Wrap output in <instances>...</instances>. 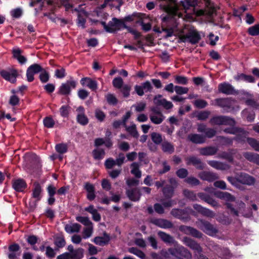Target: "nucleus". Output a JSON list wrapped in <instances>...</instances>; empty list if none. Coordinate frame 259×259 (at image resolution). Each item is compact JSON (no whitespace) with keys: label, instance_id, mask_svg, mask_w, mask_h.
<instances>
[{"label":"nucleus","instance_id":"f257e3e1","mask_svg":"<svg viewBox=\"0 0 259 259\" xmlns=\"http://www.w3.org/2000/svg\"><path fill=\"white\" fill-rule=\"evenodd\" d=\"M159 6L167 14L162 17L163 22H168L169 24H177V19L180 18L182 15L179 12L180 7L182 6L186 11L190 7H195L197 4V0H185L181 1L180 5L175 1H169L168 3L159 1Z\"/></svg>","mask_w":259,"mask_h":259},{"label":"nucleus","instance_id":"f03ea898","mask_svg":"<svg viewBox=\"0 0 259 259\" xmlns=\"http://www.w3.org/2000/svg\"><path fill=\"white\" fill-rule=\"evenodd\" d=\"M162 30V31L166 33V37L178 35L183 42L189 41L192 44H196L200 38L199 35L195 30H190L189 32L186 33V28L183 30H180V28L177 27V24H175V26L172 28L167 29L163 28Z\"/></svg>","mask_w":259,"mask_h":259},{"label":"nucleus","instance_id":"7ed1b4c3","mask_svg":"<svg viewBox=\"0 0 259 259\" xmlns=\"http://www.w3.org/2000/svg\"><path fill=\"white\" fill-rule=\"evenodd\" d=\"M102 24L106 31L109 32H113L126 28L124 22L116 18H113L107 25H106L105 22H102Z\"/></svg>","mask_w":259,"mask_h":259},{"label":"nucleus","instance_id":"20e7f679","mask_svg":"<svg viewBox=\"0 0 259 259\" xmlns=\"http://www.w3.org/2000/svg\"><path fill=\"white\" fill-rule=\"evenodd\" d=\"M214 195L218 198L223 199L226 201V204L228 208H230L231 211L236 215H238V212L234 208H232L230 202L235 200V198L228 192L221 191H216L214 192Z\"/></svg>","mask_w":259,"mask_h":259},{"label":"nucleus","instance_id":"39448f33","mask_svg":"<svg viewBox=\"0 0 259 259\" xmlns=\"http://www.w3.org/2000/svg\"><path fill=\"white\" fill-rule=\"evenodd\" d=\"M215 103L227 112H230L234 110V105H235L236 102L229 98L218 99L215 100Z\"/></svg>","mask_w":259,"mask_h":259},{"label":"nucleus","instance_id":"423d86ee","mask_svg":"<svg viewBox=\"0 0 259 259\" xmlns=\"http://www.w3.org/2000/svg\"><path fill=\"white\" fill-rule=\"evenodd\" d=\"M212 124H224L233 126L235 124V121L233 119L227 116H218L213 117L210 120Z\"/></svg>","mask_w":259,"mask_h":259},{"label":"nucleus","instance_id":"0eeeda50","mask_svg":"<svg viewBox=\"0 0 259 259\" xmlns=\"http://www.w3.org/2000/svg\"><path fill=\"white\" fill-rule=\"evenodd\" d=\"M198 225L202 231L209 235L213 236L217 232L216 228L207 222L201 221Z\"/></svg>","mask_w":259,"mask_h":259},{"label":"nucleus","instance_id":"6e6552de","mask_svg":"<svg viewBox=\"0 0 259 259\" xmlns=\"http://www.w3.org/2000/svg\"><path fill=\"white\" fill-rule=\"evenodd\" d=\"M152 86L150 81H147L141 85H136L135 87L136 92L139 96H142L145 92H150L152 90Z\"/></svg>","mask_w":259,"mask_h":259},{"label":"nucleus","instance_id":"1a4fd4ad","mask_svg":"<svg viewBox=\"0 0 259 259\" xmlns=\"http://www.w3.org/2000/svg\"><path fill=\"white\" fill-rule=\"evenodd\" d=\"M42 70L41 66L37 64H34L30 66L28 68L26 72L27 80L30 82L32 81L34 79V75L41 71Z\"/></svg>","mask_w":259,"mask_h":259},{"label":"nucleus","instance_id":"9d476101","mask_svg":"<svg viewBox=\"0 0 259 259\" xmlns=\"http://www.w3.org/2000/svg\"><path fill=\"white\" fill-rule=\"evenodd\" d=\"M1 75L6 80L14 83L16 80L18 72L16 70L12 69L9 71L3 70L0 72Z\"/></svg>","mask_w":259,"mask_h":259},{"label":"nucleus","instance_id":"9b49d317","mask_svg":"<svg viewBox=\"0 0 259 259\" xmlns=\"http://www.w3.org/2000/svg\"><path fill=\"white\" fill-rule=\"evenodd\" d=\"M76 87V82L73 80H69L62 84L59 89L60 93L62 95H68L71 90Z\"/></svg>","mask_w":259,"mask_h":259},{"label":"nucleus","instance_id":"f8f14e48","mask_svg":"<svg viewBox=\"0 0 259 259\" xmlns=\"http://www.w3.org/2000/svg\"><path fill=\"white\" fill-rule=\"evenodd\" d=\"M74 10L78 12L77 25L82 28H84L86 18L89 17V15L83 10L80 9L79 10L75 9Z\"/></svg>","mask_w":259,"mask_h":259},{"label":"nucleus","instance_id":"ddd939ff","mask_svg":"<svg viewBox=\"0 0 259 259\" xmlns=\"http://www.w3.org/2000/svg\"><path fill=\"white\" fill-rule=\"evenodd\" d=\"M152 112L150 115L151 121L156 124L161 123L164 120V116L161 112L156 111L154 108L152 109Z\"/></svg>","mask_w":259,"mask_h":259},{"label":"nucleus","instance_id":"4468645a","mask_svg":"<svg viewBox=\"0 0 259 259\" xmlns=\"http://www.w3.org/2000/svg\"><path fill=\"white\" fill-rule=\"evenodd\" d=\"M236 180L239 182L248 185H251L254 183V179L246 174H240L236 176Z\"/></svg>","mask_w":259,"mask_h":259},{"label":"nucleus","instance_id":"2eb2a0df","mask_svg":"<svg viewBox=\"0 0 259 259\" xmlns=\"http://www.w3.org/2000/svg\"><path fill=\"white\" fill-rule=\"evenodd\" d=\"M170 186L165 187L163 188V192L166 197H171L174 193V189L177 186V182L174 179H170L169 180Z\"/></svg>","mask_w":259,"mask_h":259},{"label":"nucleus","instance_id":"dca6fc26","mask_svg":"<svg viewBox=\"0 0 259 259\" xmlns=\"http://www.w3.org/2000/svg\"><path fill=\"white\" fill-rule=\"evenodd\" d=\"M77 121L82 125H85L88 123V119L84 114V109L82 107H79L76 109Z\"/></svg>","mask_w":259,"mask_h":259},{"label":"nucleus","instance_id":"f3484780","mask_svg":"<svg viewBox=\"0 0 259 259\" xmlns=\"http://www.w3.org/2000/svg\"><path fill=\"white\" fill-rule=\"evenodd\" d=\"M154 102L156 104L163 106L166 109H170L173 106L171 102L166 101L160 95L156 96L154 99Z\"/></svg>","mask_w":259,"mask_h":259},{"label":"nucleus","instance_id":"a211bd4d","mask_svg":"<svg viewBox=\"0 0 259 259\" xmlns=\"http://www.w3.org/2000/svg\"><path fill=\"white\" fill-rule=\"evenodd\" d=\"M80 83L82 85L88 87L93 91H95L97 89L98 84L97 81L92 80L90 78L85 77L81 79Z\"/></svg>","mask_w":259,"mask_h":259},{"label":"nucleus","instance_id":"6ab92c4d","mask_svg":"<svg viewBox=\"0 0 259 259\" xmlns=\"http://www.w3.org/2000/svg\"><path fill=\"white\" fill-rule=\"evenodd\" d=\"M184 242L186 245L189 246L191 248L195 250L196 252L199 253L201 252L202 249L199 245L193 240L189 238L185 237L184 238Z\"/></svg>","mask_w":259,"mask_h":259},{"label":"nucleus","instance_id":"aec40b11","mask_svg":"<svg viewBox=\"0 0 259 259\" xmlns=\"http://www.w3.org/2000/svg\"><path fill=\"white\" fill-rule=\"evenodd\" d=\"M199 176L202 180L208 182H212L219 178L217 174L208 171L201 172Z\"/></svg>","mask_w":259,"mask_h":259},{"label":"nucleus","instance_id":"412c9836","mask_svg":"<svg viewBox=\"0 0 259 259\" xmlns=\"http://www.w3.org/2000/svg\"><path fill=\"white\" fill-rule=\"evenodd\" d=\"M219 90L220 92L228 95L233 94L234 91L233 87L226 82L220 84L219 85Z\"/></svg>","mask_w":259,"mask_h":259},{"label":"nucleus","instance_id":"4be33fe9","mask_svg":"<svg viewBox=\"0 0 259 259\" xmlns=\"http://www.w3.org/2000/svg\"><path fill=\"white\" fill-rule=\"evenodd\" d=\"M194 208L198 212L201 213V214L209 217H213L214 216V213L210 210L208 209L202 207L201 205L198 204H194Z\"/></svg>","mask_w":259,"mask_h":259},{"label":"nucleus","instance_id":"5701e85b","mask_svg":"<svg viewBox=\"0 0 259 259\" xmlns=\"http://www.w3.org/2000/svg\"><path fill=\"white\" fill-rule=\"evenodd\" d=\"M13 188L18 192H22L26 186V183L22 179H17L13 181Z\"/></svg>","mask_w":259,"mask_h":259},{"label":"nucleus","instance_id":"b1692460","mask_svg":"<svg viewBox=\"0 0 259 259\" xmlns=\"http://www.w3.org/2000/svg\"><path fill=\"white\" fill-rule=\"evenodd\" d=\"M81 228V226L78 224H70L65 225V230L68 233L78 232Z\"/></svg>","mask_w":259,"mask_h":259},{"label":"nucleus","instance_id":"393cba45","mask_svg":"<svg viewBox=\"0 0 259 259\" xmlns=\"http://www.w3.org/2000/svg\"><path fill=\"white\" fill-rule=\"evenodd\" d=\"M41 193V187L40 185L38 183H34V188L32 190V196L36 199V201H38L40 199Z\"/></svg>","mask_w":259,"mask_h":259},{"label":"nucleus","instance_id":"a878e982","mask_svg":"<svg viewBox=\"0 0 259 259\" xmlns=\"http://www.w3.org/2000/svg\"><path fill=\"white\" fill-rule=\"evenodd\" d=\"M188 138L191 142L196 144H201L205 141V137L198 134L190 135Z\"/></svg>","mask_w":259,"mask_h":259},{"label":"nucleus","instance_id":"bb28decb","mask_svg":"<svg viewBox=\"0 0 259 259\" xmlns=\"http://www.w3.org/2000/svg\"><path fill=\"white\" fill-rule=\"evenodd\" d=\"M153 223L155 225L163 228H168L171 227V224L165 220L163 219H156L152 221Z\"/></svg>","mask_w":259,"mask_h":259},{"label":"nucleus","instance_id":"cd10ccee","mask_svg":"<svg viewBox=\"0 0 259 259\" xmlns=\"http://www.w3.org/2000/svg\"><path fill=\"white\" fill-rule=\"evenodd\" d=\"M208 164L217 169L225 170L229 168L227 164L217 161H209Z\"/></svg>","mask_w":259,"mask_h":259},{"label":"nucleus","instance_id":"c85d7f7f","mask_svg":"<svg viewBox=\"0 0 259 259\" xmlns=\"http://www.w3.org/2000/svg\"><path fill=\"white\" fill-rule=\"evenodd\" d=\"M109 241V238L107 235L102 237H96L94 239L95 243L100 246H103L107 244Z\"/></svg>","mask_w":259,"mask_h":259},{"label":"nucleus","instance_id":"c756f323","mask_svg":"<svg viewBox=\"0 0 259 259\" xmlns=\"http://www.w3.org/2000/svg\"><path fill=\"white\" fill-rule=\"evenodd\" d=\"M127 195L129 198L133 201H138L140 199V194L139 191L137 189H134L132 190H128L127 191Z\"/></svg>","mask_w":259,"mask_h":259},{"label":"nucleus","instance_id":"7c9ffc66","mask_svg":"<svg viewBox=\"0 0 259 259\" xmlns=\"http://www.w3.org/2000/svg\"><path fill=\"white\" fill-rule=\"evenodd\" d=\"M187 163L188 164H192L199 168H202L203 167L202 163L201 162L200 160L195 157H190L188 158L187 159Z\"/></svg>","mask_w":259,"mask_h":259},{"label":"nucleus","instance_id":"2f4dec72","mask_svg":"<svg viewBox=\"0 0 259 259\" xmlns=\"http://www.w3.org/2000/svg\"><path fill=\"white\" fill-rule=\"evenodd\" d=\"M198 196L201 199L204 200L205 202H206L207 203L209 204L210 205H212V206H216L218 205L217 202L211 198L209 196L206 195L204 193H199Z\"/></svg>","mask_w":259,"mask_h":259},{"label":"nucleus","instance_id":"473e14b6","mask_svg":"<svg viewBox=\"0 0 259 259\" xmlns=\"http://www.w3.org/2000/svg\"><path fill=\"white\" fill-rule=\"evenodd\" d=\"M198 196L201 199L204 200L205 202H206L207 203L209 204L210 205H212V206H216L218 205L217 202L211 198L209 196L206 195L204 193H199Z\"/></svg>","mask_w":259,"mask_h":259},{"label":"nucleus","instance_id":"72a5a7b5","mask_svg":"<svg viewBox=\"0 0 259 259\" xmlns=\"http://www.w3.org/2000/svg\"><path fill=\"white\" fill-rule=\"evenodd\" d=\"M198 196L201 199L204 200L205 202H206L207 203L209 204L210 205H212V206H216L218 205L217 202L211 198L209 196L206 195L204 193H199Z\"/></svg>","mask_w":259,"mask_h":259},{"label":"nucleus","instance_id":"f704fd0d","mask_svg":"<svg viewBox=\"0 0 259 259\" xmlns=\"http://www.w3.org/2000/svg\"><path fill=\"white\" fill-rule=\"evenodd\" d=\"M71 259H81L83 256V250L81 248L75 249L70 253Z\"/></svg>","mask_w":259,"mask_h":259},{"label":"nucleus","instance_id":"c9c22d12","mask_svg":"<svg viewBox=\"0 0 259 259\" xmlns=\"http://www.w3.org/2000/svg\"><path fill=\"white\" fill-rule=\"evenodd\" d=\"M131 173L136 177L140 178L141 177V172L139 170V165L138 163L134 162L131 165Z\"/></svg>","mask_w":259,"mask_h":259},{"label":"nucleus","instance_id":"e433bc0d","mask_svg":"<svg viewBox=\"0 0 259 259\" xmlns=\"http://www.w3.org/2000/svg\"><path fill=\"white\" fill-rule=\"evenodd\" d=\"M217 152V149L215 147H207L201 149L200 150V153L202 155H211L214 154Z\"/></svg>","mask_w":259,"mask_h":259},{"label":"nucleus","instance_id":"4c0bfd02","mask_svg":"<svg viewBox=\"0 0 259 259\" xmlns=\"http://www.w3.org/2000/svg\"><path fill=\"white\" fill-rule=\"evenodd\" d=\"M93 154L95 159L99 160L103 158L105 155V152L103 149L97 148L93 151Z\"/></svg>","mask_w":259,"mask_h":259},{"label":"nucleus","instance_id":"58836bf2","mask_svg":"<svg viewBox=\"0 0 259 259\" xmlns=\"http://www.w3.org/2000/svg\"><path fill=\"white\" fill-rule=\"evenodd\" d=\"M185 231L186 233H189L195 237L200 238L202 236V234L200 232H199L197 230L190 227H186Z\"/></svg>","mask_w":259,"mask_h":259},{"label":"nucleus","instance_id":"ea45409f","mask_svg":"<svg viewBox=\"0 0 259 259\" xmlns=\"http://www.w3.org/2000/svg\"><path fill=\"white\" fill-rule=\"evenodd\" d=\"M128 251L131 253L135 254L136 255L138 256L141 259L145 258L144 253L142 251L136 248L131 247V248H129Z\"/></svg>","mask_w":259,"mask_h":259},{"label":"nucleus","instance_id":"a19ab883","mask_svg":"<svg viewBox=\"0 0 259 259\" xmlns=\"http://www.w3.org/2000/svg\"><path fill=\"white\" fill-rule=\"evenodd\" d=\"M93 233V227L92 225H91L90 226H87L84 229L83 231V238L84 239H87L90 237L92 236Z\"/></svg>","mask_w":259,"mask_h":259},{"label":"nucleus","instance_id":"79ce46f5","mask_svg":"<svg viewBox=\"0 0 259 259\" xmlns=\"http://www.w3.org/2000/svg\"><path fill=\"white\" fill-rule=\"evenodd\" d=\"M247 141L255 150L259 151V142L252 138H247Z\"/></svg>","mask_w":259,"mask_h":259},{"label":"nucleus","instance_id":"37998d69","mask_svg":"<svg viewBox=\"0 0 259 259\" xmlns=\"http://www.w3.org/2000/svg\"><path fill=\"white\" fill-rule=\"evenodd\" d=\"M242 115L246 118L249 121H252L254 118V113L253 112H249L248 109L244 110L242 111Z\"/></svg>","mask_w":259,"mask_h":259},{"label":"nucleus","instance_id":"c03bdc74","mask_svg":"<svg viewBox=\"0 0 259 259\" xmlns=\"http://www.w3.org/2000/svg\"><path fill=\"white\" fill-rule=\"evenodd\" d=\"M178 249L180 251L181 255L183 257L187 259L191 258L192 255L191 253L184 247L180 246L179 247Z\"/></svg>","mask_w":259,"mask_h":259},{"label":"nucleus","instance_id":"a18cd8bd","mask_svg":"<svg viewBox=\"0 0 259 259\" xmlns=\"http://www.w3.org/2000/svg\"><path fill=\"white\" fill-rule=\"evenodd\" d=\"M248 31L249 34L252 36L259 34V24L249 27Z\"/></svg>","mask_w":259,"mask_h":259},{"label":"nucleus","instance_id":"49530a36","mask_svg":"<svg viewBox=\"0 0 259 259\" xmlns=\"http://www.w3.org/2000/svg\"><path fill=\"white\" fill-rule=\"evenodd\" d=\"M151 136L153 142L156 144H160L162 141V137L159 134L153 133L151 134Z\"/></svg>","mask_w":259,"mask_h":259},{"label":"nucleus","instance_id":"de8ad7c7","mask_svg":"<svg viewBox=\"0 0 259 259\" xmlns=\"http://www.w3.org/2000/svg\"><path fill=\"white\" fill-rule=\"evenodd\" d=\"M76 219L78 222L81 223L86 227L92 225V223L87 217L78 216L76 217Z\"/></svg>","mask_w":259,"mask_h":259},{"label":"nucleus","instance_id":"09e8293b","mask_svg":"<svg viewBox=\"0 0 259 259\" xmlns=\"http://www.w3.org/2000/svg\"><path fill=\"white\" fill-rule=\"evenodd\" d=\"M158 235L164 242L170 243L173 241V239L171 237L164 232H159Z\"/></svg>","mask_w":259,"mask_h":259},{"label":"nucleus","instance_id":"8fccbe9b","mask_svg":"<svg viewBox=\"0 0 259 259\" xmlns=\"http://www.w3.org/2000/svg\"><path fill=\"white\" fill-rule=\"evenodd\" d=\"M113 86L117 89H121L123 86V80L122 79L119 77L115 78L112 81Z\"/></svg>","mask_w":259,"mask_h":259},{"label":"nucleus","instance_id":"3c124183","mask_svg":"<svg viewBox=\"0 0 259 259\" xmlns=\"http://www.w3.org/2000/svg\"><path fill=\"white\" fill-rule=\"evenodd\" d=\"M162 148L163 151L166 152H172L174 151L173 146L169 143L164 142L162 144Z\"/></svg>","mask_w":259,"mask_h":259},{"label":"nucleus","instance_id":"603ef678","mask_svg":"<svg viewBox=\"0 0 259 259\" xmlns=\"http://www.w3.org/2000/svg\"><path fill=\"white\" fill-rule=\"evenodd\" d=\"M124 126L126 128L127 132L130 133V134H131L133 137H137L138 136V133L135 124H132L131 126L128 127H127L125 124Z\"/></svg>","mask_w":259,"mask_h":259},{"label":"nucleus","instance_id":"864d4df0","mask_svg":"<svg viewBox=\"0 0 259 259\" xmlns=\"http://www.w3.org/2000/svg\"><path fill=\"white\" fill-rule=\"evenodd\" d=\"M56 151L60 153L63 154L67 152V146L65 144H59L56 146Z\"/></svg>","mask_w":259,"mask_h":259},{"label":"nucleus","instance_id":"5fc2aeb1","mask_svg":"<svg viewBox=\"0 0 259 259\" xmlns=\"http://www.w3.org/2000/svg\"><path fill=\"white\" fill-rule=\"evenodd\" d=\"M22 10L20 8H16L11 11V16L14 18H18L21 16Z\"/></svg>","mask_w":259,"mask_h":259},{"label":"nucleus","instance_id":"6e6d98bb","mask_svg":"<svg viewBox=\"0 0 259 259\" xmlns=\"http://www.w3.org/2000/svg\"><path fill=\"white\" fill-rule=\"evenodd\" d=\"M44 124L46 127L48 128H51L53 127L55 122L52 118L48 117L44 119Z\"/></svg>","mask_w":259,"mask_h":259},{"label":"nucleus","instance_id":"4d7b16f0","mask_svg":"<svg viewBox=\"0 0 259 259\" xmlns=\"http://www.w3.org/2000/svg\"><path fill=\"white\" fill-rule=\"evenodd\" d=\"M188 89L185 87H182L180 86L175 87V91L178 94H186L188 92Z\"/></svg>","mask_w":259,"mask_h":259},{"label":"nucleus","instance_id":"13d9d810","mask_svg":"<svg viewBox=\"0 0 259 259\" xmlns=\"http://www.w3.org/2000/svg\"><path fill=\"white\" fill-rule=\"evenodd\" d=\"M55 76L58 78H62L65 76V71L63 68L57 69L55 72Z\"/></svg>","mask_w":259,"mask_h":259},{"label":"nucleus","instance_id":"bf43d9fd","mask_svg":"<svg viewBox=\"0 0 259 259\" xmlns=\"http://www.w3.org/2000/svg\"><path fill=\"white\" fill-rule=\"evenodd\" d=\"M69 107L67 106H62L60 109V113L62 116L67 117L69 114Z\"/></svg>","mask_w":259,"mask_h":259},{"label":"nucleus","instance_id":"052dcab7","mask_svg":"<svg viewBox=\"0 0 259 259\" xmlns=\"http://www.w3.org/2000/svg\"><path fill=\"white\" fill-rule=\"evenodd\" d=\"M195 106L198 108H202L206 106L207 102L203 100H197L194 102Z\"/></svg>","mask_w":259,"mask_h":259},{"label":"nucleus","instance_id":"680f3d73","mask_svg":"<svg viewBox=\"0 0 259 259\" xmlns=\"http://www.w3.org/2000/svg\"><path fill=\"white\" fill-rule=\"evenodd\" d=\"M19 103V98L16 96L15 95H13L11 96L9 100V104L12 106H16L18 105Z\"/></svg>","mask_w":259,"mask_h":259},{"label":"nucleus","instance_id":"e2e57ef3","mask_svg":"<svg viewBox=\"0 0 259 259\" xmlns=\"http://www.w3.org/2000/svg\"><path fill=\"white\" fill-rule=\"evenodd\" d=\"M105 165L107 168L110 169L116 165V163L115 160L112 158H109L106 160Z\"/></svg>","mask_w":259,"mask_h":259},{"label":"nucleus","instance_id":"0e129e2a","mask_svg":"<svg viewBox=\"0 0 259 259\" xmlns=\"http://www.w3.org/2000/svg\"><path fill=\"white\" fill-rule=\"evenodd\" d=\"M183 193H184V195L186 197L188 198L189 199H190L192 200H194L196 198V195L195 194H194V193L191 191H188L187 190H185L184 191Z\"/></svg>","mask_w":259,"mask_h":259},{"label":"nucleus","instance_id":"69168bd1","mask_svg":"<svg viewBox=\"0 0 259 259\" xmlns=\"http://www.w3.org/2000/svg\"><path fill=\"white\" fill-rule=\"evenodd\" d=\"M39 78L42 82H46L49 79V75L46 71H41Z\"/></svg>","mask_w":259,"mask_h":259},{"label":"nucleus","instance_id":"338daca9","mask_svg":"<svg viewBox=\"0 0 259 259\" xmlns=\"http://www.w3.org/2000/svg\"><path fill=\"white\" fill-rule=\"evenodd\" d=\"M121 92L125 97H127L130 95V92L131 90V87L127 85H124L122 87Z\"/></svg>","mask_w":259,"mask_h":259},{"label":"nucleus","instance_id":"774afa93","mask_svg":"<svg viewBox=\"0 0 259 259\" xmlns=\"http://www.w3.org/2000/svg\"><path fill=\"white\" fill-rule=\"evenodd\" d=\"M108 102L111 104H115L117 102V99L112 94H108L106 96Z\"/></svg>","mask_w":259,"mask_h":259}]
</instances>
